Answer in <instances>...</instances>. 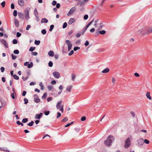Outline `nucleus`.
<instances>
[{
    "label": "nucleus",
    "mask_w": 152,
    "mask_h": 152,
    "mask_svg": "<svg viewBox=\"0 0 152 152\" xmlns=\"http://www.w3.org/2000/svg\"><path fill=\"white\" fill-rule=\"evenodd\" d=\"M24 104H27L28 102V100L26 98H25L24 99Z\"/></svg>",
    "instance_id": "nucleus-36"
},
{
    "label": "nucleus",
    "mask_w": 152,
    "mask_h": 152,
    "mask_svg": "<svg viewBox=\"0 0 152 152\" xmlns=\"http://www.w3.org/2000/svg\"><path fill=\"white\" fill-rule=\"evenodd\" d=\"M86 117L85 116H82L81 119V121H84L86 120Z\"/></svg>",
    "instance_id": "nucleus-55"
},
{
    "label": "nucleus",
    "mask_w": 152,
    "mask_h": 152,
    "mask_svg": "<svg viewBox=\"0 0 152 152\" xmlns=\"http://www.w3.org/2000/svg\"><path fill=\"white\" fill-rule=\"evenodd\" d=\"M74 130L76 131V132H78L80 131V129L79 128H75Z\"/></svg>",
    "instance_id": "nucleus-60"
},
{
    "label": "nucleus",
    "mask_w": 152,
    "mask_h": 152,
    "mask_svg": "<svg viewBox=\"0 0 152 152\" xmlns=\"http://www.w3.org/2000/svg\"><path fill=\"white\" fill-rule=\"evenodd\" d=\"M74 18H71L69 19V20L68 22V24L69 25H71L74 22Z\"/></svg>",
    "instance_id": "nucleus-22"
},
{
    "label": "nucleus",
    "mask_w": 152,
    "mask_h": 152,
    "mask_svg": "<svg viewBox=\"0 0 152 152\" xmlns=\"http://www.w3.org/2000/svg\"><path fill=\"white\" fill-rule=\"evenodd\" d=\"M112 82L113 84H114L115 83L116 80L114 77H112Z\"/></svg>",
    "instance_id": "nucleus-48"
},
{
    "label": "nucleus",
    "mask_w": 152,
    "mask_h": 152,
    "mask_svg": "<svg viewBox=\"0 0 152 152\" xmlns=\"http://www.w3.org/2000/svg\"><path fill=\"white\" fill-rule=\"evenodd\" d=\"M68 120L67 118L66 117L64 118L63 120H62L61 121L63 122H65Z\"/></svg>",
    "instance_id": "nucleus-46"
},
{
    "label": "nucleus",
    "mask_w": 152,
    "mask_h": 152,
    "mask_svg": "<svg viewBox=\"0 0 152 152\" xmlns=\"http://www.w3.org/2000/svg\"><path fill=\"white\" fill-rule=\"evenodd\" d=\"M67 26V23L66 22H65L64 23L63 26V28H65Z\"/></svg>",
    "instance_id": "nucleus-39"
},
{
    "label": "nucleus",
    "mask_w": 152,
    "mask_h": 152,
    "mask_svg": "<svg viewBox=\"0 0 152 152\" xmlns=\"http://www.w3.org/2000/svg\"><path fill=\"white\" fill-rule=\"evenodd\" d=\"M34 101L37 103H38L40 101V99L39 98L38 96L36 94H34Z\"/></svg>",
    "instance_id": "nucleus-9"
},
{
    "label": "nucleus",
    "mask_w": 152,
    "mask_h": 152,
    "mask_svg": "<svg viewBox=\"0 0 152 152\" xmlns=\"http://www.w3.org/2000/svg\"><path fill=\"white\" fill-rule=\"evenodd\" d=\"M53 62L51 61H50L48 63L49 66L50 67H51L53 66Z\"/></svg>",
    "instance_id": "nucleus-37"
},
{
    "label": "nucleus",
    "mask_w": 152,
    "mask_h": 152,
    "mask_svg": "<svg viewBox=\"0 0 152 152\" xmlns=\"http://www.w3.org/2000/svg\"><path fill=\"white\" fill-rule=\"evenodd\" d=\"M5 3H6V2H5V1H3L1 3V5L3 7H5Z\"/></svg>",
    "instance_id": "nucleus-43"
},
{
    "label": "nucleus",
    "mask_w": 152,
    "mask_h": 152,
    "mask_svg": "<svg viewBox=\"0 0 152 152\" xmlns=\"http://www.w3.org/2000/svg\"><path fill=\"white\" fill-rule=\"evenodd\" d=\"M1 102L2 107H4L6 105V103L4 101L1 100Z\"/></svg>",
    "instance_id": "nucleus-27"
},
{
    "label": "nucleus",
    "mask_w": 152,
    "mask_h": 152,
    "mask_svg": "<svg viewBox=\"0 0 152 152\" xmlns=\"http://www.w3.org/2000/svg\"><path fill=\"white\" fill-rule=\"evenodd\" d=\"M48 55L52 57L54 55V52L52 50L50 51L48 53Z\"/></svg>",
    "instance_id": "nucleus-20"
},
{
    "label": "nucleus",
    "mask_w": 152,
    "mask_h": 152,
    "mask_svg": "<svg viewBox=\"0 0 152 152\" xmlns=\"http://www.w3.org/2000/svg\"><path fill=\"white\" fill-rule=\"evenodd\" d=\"M13 53H15V54H18L19 53V52L18 50H15L14 51Z\"/></svg>",
    "instance_id": "nucleus-38"
},
{
    "label": "nucleus",
    "mask_w": 152,
    "mask_h": 152,
    "mask_svg": "<svg viewBox=\"0 0 152 152\" xmlns=\"http://www.w3.org/2000/svg\"><path fill=\"white\" fill-rule=\"evenodd\" d=\"M35 49V47H30L29 49V51H32L34 50Z\"/></svg>",
    "instance_id": "nucleus-32"
},
{
    "label": "nucleus",
    "mask_w": 152,
    "mask_h": 152,
    "mask_svg": "<svg viewBox=\"0 0 152 152\" xmlns=\"http://www.w3.org/2000/svg\"><path fill=\"white\" fill-rule=\"evenodd\" d=\"M62 101L58 102L56 105V107L57 109L60 110L62 113L64 111V105L62 104Z\"/></svg>",
    "instance_id": "nucleus-3"
},
{
    "label": "nucleus",
    "mask_w": 152,
    "mask_h": 152,
    "mask_svg": "<svg viewBox=\"0 0 152 152\" xmlns=\"http://www.w3.org/2000/svg\"><path fill=\"white\" fill-rule=\"evenodd\" d=\"M13 15L14 16L16 17L17 15V11L16 10H15L13 12Z\"/></svg>",
    "instance_id": "nucleus-40"
},
{
    "label": "nucleus",
    "mask_w": 152,
    "mask_h": 152,
    "mask_svg": "<svg viewBox=\"0 0 152 152\" xmlns=\"http://www.w3.org/2000/svg\"><path fill=\"white\" fill-rule=\"evenodd\" d=\"M14 79L16 80H18L19 79V77L16 75H14L13 76Z\"/></svg>",
    "instance_id": "nucleus-31"
},
{
    "label": "nucleus",
    "mask_w": 152,
    "mask_h": 152,
    "mask_svg": "<svg viewBox=\"0 0 152 152\" xmlns=\"http://www.w3.org/2000/svg\"><path fill=\"white\" fill-rule=\"evenodd\" d=\"M110 71L109 69L108 68H106L104 69L102 71V73H107L109 72Z\"/></svg>",
    "instance_id": "nucleus-19"
},
{
    "label": "nucleus",
    "mask_w": 152,
    "mask_h": 152,
    "mask_svg": "<svg viewBox=\"0 0 152 152\" xmlns=\"http://www.w3.org/2000/svg\"><path fill=\"white\" fill-rule=\"evenodd\" d=\"M89 43L88 41L87 40H86L84 43V45L85 46H87L89 45Z\"/></svg>",
    "instance_id": "nucleus-62"
},
{
    "label": "nucleus",
    "mask_w": 152,
    "mask_h": 152,
    "mask_svg": "<svg viewBox=\"0 0 152 152\" xmlns=\"http://www.w3.org/2000/svg\"><path fill=\"white\" fill-rule=\"evenodd\" d=\"M22 78L23 80L24 81H26V80H27L28 78V77H24L23 76L22 77Z\"/></svg>",
    "instance_id": "nucleus-49"
},
{
    "label": "nucleus",
    "mask_w": 152,
    "mask_h": 152,
    "mask_svg": "<svg viewBox=\"0 0 152 152\" xmlns=\"http://www.w3.org/2000/svg\"><path fill=\"white\" fill-rule=\"evenodd\" d=\"M39 85L41 87V89L42 90H43L44 89V86L43 85L42 83V82H40L39 83Z\"/></svg>",
    "instance_id": "nucleus-26"
},
{
    "label": "nucleus",
    "mask_w": 152,
    "mask_h": 152,
    "mask_svg": "<svg viewBox=\"0 0 152 152\" xmlns=\"http://www.w3.org/2000/svg\"><path fill=\"white\" fill-rule=\"evenodd\" d=\"M54 27V25H51L50 26V28L49 29L50 31H52Z\"/></svg>",
    "instance_id": "nucleus-30"
},
{
    "label": "nucleus",
    "mask_w": 152,
    "mask_h": 152,
    "mask_svg": "<svg viewBox=\"0 0 152 152\" xmlns=\"http://www.w3.org/2000/svg\"><path fill=\"white\" fill-rule=\"evenodd\" d=\"M36 17V20L37 21H38L39 20V15L35 16Z\"/></svg>",
    "instance_id": "nucleus-54"
},
{
    "label": "nucleus",
    "mask_w": 152,
    "mask_h": 152,
    "mask_svg": "<svg viewBox=\"0 0 152 152\" xmlns=\"http://www.w3.org/2000/svg\"><path fill=\"white\" fill-rule=\"evenodd\" d=\"M149 142V141L147 139H145L144 140V143H145L146 144H148Z\"/></svg>",
    "instance_id": "nucleus-41"
},
{
    "label": "nucleus",
    "mask_w": 152,
    "mask_h": 152,
    "mask_svg": "<svg viewBox=\"0 0 152 152\" xmlns=\"http://www.w3.org/2000/svg\"><path fill=\"white\" fill-rule=\"evenodd\" d=\"M115 140L114 137L112 135L108 136L107 139L104 142L105 144L107 146L111 145L113 141Z\"/></svg>",
    "instance_id": "nucleus-2"
},
{
    "label": "nucleus",
    "mask_w": 152,
    "mask_h": 152,
    "mask_svg": "<svg viewBox=\"0 0 152 152\" xmlns=\"http://www.w3.org/2000/svg\"><path fill=\"white\" fill-rule=\"evenodd\" d=\"M66 43L68 46V51L70 50L72 47V44L70 43V42L68 40H66Z\"/></svg>",
    "instance_id": "nucleus-7"
},
{
    "label": "nucleus",
    "mask_w": 152,
    "mask_h": 152,
    "mask_svg": "<svg viewBox=\"0 0 152 152\" xmlns=\"http://www.w3.org/2000/svg\"><path fill=\"white\" fill-rule=\"evenodd\" d=\"M48 22V20L46 18H43L41 19V22L42 23H47Z\"/></svg>",
    "instance_id": "nucleus-16"
},
{
    "label": "nucleus",
    "mask_w": 152,
    "mask_h": 152,
    "mask_svg": "<svg viewBox=\"0 0 152 152\" xmlns=\"http://www.w3.org/2000/svg\"><path fill=\"white\" fill-rule=\"evenodd\" d=\"M0 41L4 45L5 48H8L7 43L5 40L4 39H1Z\"/></svg>",
    "instance_id": "nucleus-10"
},
{
    "label": "nucleus",
    "mask_w": 152,
    "mask_h": 152,
    "mask_svg": "<svg viewBox=\"0 0 152 152\" xmlns=\"http://www.w3.org/2000/svg\"><path fill=\"white\" fill-rule=\"evenodd\" d=\"M99 33L101 34H104L106 33V31L104 30H102L100 31L99 32Z\"/></svg>",
    "instance_id": "nucleus-35"
},
{
    "label": "nucleus",
    "mask_w": 152,
    "mask_h": 152,
    "mask_svg": "<svg viewBox=\"0 0 152 152\" xmlns=\"http://www.w3.org/2000/svg\"><path fill=\"white\" fill-rule=\"evenodd\" d=\"M11 55L12 59L13 60H15L17 58V56H16L14 55L13 54H12Z\"/></svg>",
    "instance_id": "nucleus-47"
},
{
    "label": "nucleus",
    "mask_w": 152,
    "mask_h": 152,
    "mask_svg": "<svg viewBox=\"0 0 152 152\" xmlns=\"http://www.w3.org/2000/svg\"><path fill=\"white\" fill-rule=\"evenodd\" d=\"M57 4V2L55 1H53L52 3V4L53 6Z\"/></svg>",
    "instance_id": "nucleus-52"
},
{
    "label": "nucleus",
    "mask_w": 152,
    "mask_h": 152,
    "mask_svg": "<svg viewBox=\"0 0 152 152\" xmlns=\"http://www.w3.org/2000/svg\"><path fill=\"white\" fill-rule=\"evenodd\" d=\"M76 10V8L75 7H72L71 9H70L69 12L67 14V16H69L72 15L75 12Z\"/></svg>",
    "instance_id": "nucleus-5"
},
{
    "label": "nucleus",
    "mask_w": 152,
    "mask_h": 152,
    "mask_svg": "<svg viewBox=\"0 0 152 152\" xmlns=\"http://www.w3.org/2000/svg\"><path fill=\"white\" fill-rule=\"evenodd\" d=\"M94 21V20H92L91 21L90 23H89L86 26H87V27H88L92 23H93V22Z\"/></svg>",
    "instance_id": "nucleus-61"
},
{
    "label": "nucleus",
    "mask_w": 152,
    "mask_h": 152,
    "mask_svg": "<svg viewBox=\"0 0 152 152\" xmlns=\"http://www.w3.org/2000/svg\"><path fill=\"white\" fill-rule=\"evenodd\" d=\"M34 14L35 16L38 15V13L37 11V9L36 8L34 9Z\"/></svg>",
    "instance_id": "nucleus-24"
},
{
    "label": "nucleus",
    "mask_w": 152,
    "mask_h": 152,
    "mask_svg": "<svg viewBox=\"0 0 152 152\" xmlns=\"http://www.w3.org/2000/svg\"><path fill=\"white\" fill-rule=\"evenodd\" d=\"M29 10L28 9L25 10L24 11V13L25 14V17L26 20H28L29 18Z\"/></svg>",
    "instance_id": "nucleus-6"
},
{
    "label": "nucleus",
    "mask_w": 152,
    "mask_h": 152,
    "mask_svg": "<svg viewBox=\"0 0 152 152\" xmlns=\"http://www.w3.org/2000/svg\"><path fill=\"white\" fill-rule=\"evenodd\" d=\"M138 144L140 145H142L144 144V140L142 138H140L137 140Z\"/></svg>",
    "instance_id": "nucleus-11"
},
{
    "label": "nucleus",
    "mask_w": 152,
    "mask_h": 152,
    "mask_svg": "<svg viewBox=\"0 0 152 152\" xmlns=\"http://www.w3.org/2000/svg\"><path fill=\"white\" fill-rule=\"evenodd\" d=\"M53 74L54 77L57 79L59 78L60 77V73L58 72L54 71Z\"/></svg>",
    "instance_id": "nucleus-8"
},
{
    "label": "nucleus",
    "mask_w": 152,
    "mask_h": 152,
    "mask_svg": "<svg viewBox=\"0 0 152 152\" xmlns=\"http://www.w3.org/2000/svg\"><path fill=\"white\" fill-rule=\"evenodd\" d=\"M18 15L19 17L20 18H22V19H23V14L21 12H18Z\"/></svg>",
    "instance_id": "nucleus-18"
},
{
    "label": "nucleus",
    "mask_w": 152,
    "mask_h": 152,
    "mask_svg": "<svg viewBox=\"0 0 152 152\" xmlns=\"http://www.w3.org/2000/svg\"><path fill=\"white\" fill-rule=\"evenodd\" d=\"M41 33L42 34H46V31L45 29H43L42 30Z\"/></svg>",
    "instance_id": "nucleus-42"
},
{
    "label": "nucleus",
    "mask_w": 152,
    "mask_h": 152,
    "mask_svg": "<svg viewBox=\"0 0 152 152\" xmlns=\"http://www.w3.org/2000/svg\"><path fill=\"white\" fill-rule=\"evenodd\" d=\"M146 97L149 99L151 100V97L150 96V92H148L146 94Z\"/></svg>",
    "instance_id": "nucleus-17"
},
{
    "label": "nucleus",
    "mask_w": 152,
    "mask_h": 152,
    "mask_svg": "<svg viewBox=\"0 0 152 152\" xmlns=\"http://www.w3.org/2000/svg\"><path fill=\"white\" fill-rule=\"evenodd\" d=\"M33 66V64L32 62H31L29 64H28V68H31Z\"/></svg>",
    "instance_id": "nucleus-25"
},
{
    "label": "nucleus",
    "mask_w": 152,
    "mask_h": 152,
    "mask_svg": "<svg viewBox=\"0 0 152 152\" xmlns=\"http://www.w3.org/2000/svg\"><path fill=\"white\" fill-rule=\"evenodd\" d=\"M57 115L56 118H58L61 116V114L59 112H58L57 113Z\"/></svg>",
    "instance_id": "nucleus-56"
},
{
    "label": "nucleus",
    "mask_w": 152,
    "mask_h": 152,
    "mask_svg": "<svg viewBox=\"0 0 152 152\" xmlns=\"http://www.w3.org/2000/svg\"><path fill=\"white\" fill-rule=\"evenodd\" d=\"M40 42L39 40H36L34 42L35 44L37 45H39Z\"/></svg>",
    "instance_id": "nucleus-29"
},
{
    "label": "nucleus",
    "mask_w": 152,
    "mask_h": 152,
    "mask_svg": "<svg viewBox=\"0 0 152 152\" xmlns=\"http://www.w3.org/2000/svg\"><path fill=\"white\" fill-rule=\"evenodd\" d=\"M34 122L33 121H31L27 125L29 126H32L33 125Z\"/></svg>",
    "instance_id": "nucleus-28"
},
{
    "label": "nucleus",
    "mask_w": 152,
    "mask_h": 152,
    "mask_svg": "<svg viewBox=\"0 0 152 152\" xmlns=\"http://www.w3.org/2000/svg\"><path fill=\"white\" fill-rule=\"evenodd\" d=\"M48 88L49 91H50L52 89L53 86H52L50 85L48 86Z\"/></svg>",
    "instance_id": "nucleus-50"
},
{
    "label": "nucleus",
    "mask_w": 152,
    "mask_h": 152,
    "mask_svg": "<svg viewBox=\"0 0 152 152\" xmlns=\"http://www.w3.org/2000/svg\"><path fill=\"white\" fill-rule=\"evenodd\" d=\"M0 70H1V72H3L4 71L5 68L4 67H1L0 68Z\"/></svg>",
    "instance_id": "nucleus-59"
},
{
    "label": "nucleus",
    "mask_w": 152,
    "mask_h": 152,
    "mask_svg": "<svg viewBox=\"0 0 152 152\" xmlns=\"http://www.w3.org/2000/svg\"><path fill=\"white\" fill-rule=\"evenodd\" d=\"M80 49V48L79 47H75L74 48V50L75 51H76L77 50H79Z\"/></svg>",
    "instance_id": "nucleus-58"
},
{
    "label": "nucleus",
    "mask_w": 152,
    "mask_h": 152,
    "mask_svg": "<svg viewBox=\"0 0 152 152\" xmlns=\"http://www.w3.org/2000/svg\"><path fill=\"white\" fill-rule=\"evenodd\" d=\"M49 111H45L44 112V114L46 115H48L49 114Z\"/></svg>",
    "instance_id": "nucleus-34"
},
{
    "label": "nucleus",
    "mask_w": 152,
    "mask_h": 152,
    "mask_svg": "<svg viewBox=\"0 0 152 152\" xmlns=\"http://www.w3.org/2000/svg\"><path fill=\"white\" fill-rule=\"evenodd\" d=\"M88 18V15H85L83 17L84 19L85 20H87Z\"/></svg>",
    "instance_id": "nucleus-57"
},
{
    "label": "nucleus",
    "mask_w": 152,
    "mask_h": 152,
    "mask_svg": "<svg viewBox=\"0 0 152 152\" xmlns=\"http://www.w3.org/2000/svg\"><path fill=\"white\" fill-rule=\"evenodd\" d=\"M28 119L27 118H24L22 120V122L23 123H26L28 121Z\"/></svg>",
    "instance_id": "nucleus-33"
},
{
    "label": "nucleus",
    "mask_w": 152,
    "mask_h": 152,
    "mask_svg": "<svg viewBox=\"0 0 152 152\" xmlns=\"http://www.w3.org/2000/svg\"><path fill=\"white\" fill-rule=\"evenodd\" d=\"M73 123V122H72L70 124H67L66 125H65V127H67L70 125L71 124H72Z\"/></svg>",
    "instance_id": "nucleus-64"
},
{
    "label": "nucleus",
    "mask_w": 152,
    "mask_h": 152,
    "mask_svg": "<svg viewBox=\"0 0 152 152\" xmlns=\"http://www.w3.org/2000/svg\"><path fill=\"white\" fill-rule=\"evenodd\" d=\"M72 80L73 81H74L76 77V75L74 74H72Z\"/></svg>",
    "instance_id": "nucleus-44"
},
{
    "label": "nucleus",
    "mask_w": 152,
    "mask_h": 152,
    "mask_svg": "<svg viewBox=\"0 0 152 152\" xmlns=\"http://www.w3.org/2000/svg\"><path fill=\"white\" fill-rule=\"evenodd\" d=\"M131 145V140L129 138H127L125 142L124 147L126 148H128Z\"/></svg>",
    "instance_id": "nucleus-4"
},
{
    "label": "nucleus",
    "mask_w": 152,
    "mask_h": 152,
    "mask_svg": "<svg viewBox=\"0 0 152 152\" xmlns=\"http://www.w3.org/2000/svg\"><path fill=\"white\" fill-rule=\"evenodd\" d=\"M138 34L143 35L148 34L152 33V27L144 28L138 31L137 32Z\"/></svg>",
    "instance_id": "nucleus-1"
},
{
    "label": "nucleus",
    "mask_w": 152,
    "mask_h": 152,
    "mask_svg": "<svg viewBox=\"0 0 152 152\" xmlns=\"http://www.w3.org/2000/svg\"><path fill=\"white\" fill-rule=\"evenodd\" d=\"M21 34L19 32H17V33L16 36H17V37H20L21 36Z\"/></svg>",
    "instance_id": "nucleus-53"
},
{
    "label": "nucleus",
    "mask_w": 152,
    "mask_h": 152,
    "mask_svg": "<svg viewBox=\"0 0 152 152\" xmlns=\"http://www.w3.org/2000/svg\"><path fill=\"white\" fill-rule=\"evenodd\" d=\"M47 95V94L46 93H44L43 95L42 96V99L43 100L45 99L46 98Z\"/></svg>",
    "instance_id": "nucleus-23"
},
{
    "label": "nucleus",
    "mask_w": 152,
    "mask_h": 152,
    "mask_svg": "<svg viewBox=\"0 0 152 152\" xmlns=\"http://www.w3.org/2000/svg\"><path fill=\"white\" fill-rule=\"evenodd\" d=\"M18 4L20 6H23L24 4V1L23 0H18Z\"/></svg>",
    "instance_id": "nucleus-14"
},
{
    "label": "nucleus",
    "mask_w": 152,
    "mask_h": 152,
    "mask_svg": "<svg viewBox=\"0 0 152 152\" xmlns=\"http://www.w3.org/2000/svg\"><path fill=\"white\" fill-rule=\"evenodd\" d=\"M73 32V31L72 30L69 32L68 33V36H70Z\"/></svg>",
    "instance_id": "nucleus-51"
},
{
    "label": "nucleus",
    "mask_w": 152,
    "mask_h": 152,
    "mask_svg": "<svg viewBox=\"0 0 152 152\" xmlns=\"http://www.w3.org/2000/svg\"><path fill=\"white\" fill-rule=\"evenodd\" d=\"M74 53V51L73 50H71L69 53L68 55L69 56H71Z\"/></svg>",
    "instance_id": "nucleus-63"
},
{
    "label": "nucleus",
    "mask_w": 152,
    "mask_h": 152,
    "mask_svg": "<svg viewBox=\"0 0 152 152\" xmlns=\"http://www.w3.org/2000/svg\"><path fill=\"white\" fill-rule=\"evenodd\" d=\"M72 87L73 86L72 85H69L67 86L66 87V91L70 93Z\"/></svg>",
    "instance_id": "nucleus-12"
},
{
    "label": "nucleus",
    "mask_w": 152,
    "mask_h": 152,
    "mask_svg": "<svg viewBox=\"0 0 152 152\" xmlns=\"http://www.w3.org/2000/svg\"><path fill=\"white\" fill-rule=\"evenodd\" d=\"M89 0H83L81 1V5H83L85 4Z\"/></svg>",
    "instance_id": "nucleus-21"
},
{
    "label": "nucleus",
    "mask_w": 152,
    "mask_h": 152,
    "mask_svg": "<svg viewBox=\"0 0 152 152\" xmlns=\"http://www.w3.org/2000/svg\"><path fill=\"white\" fill-rule=\"evenodd\" d=\"M14 21L15 26L16 27H18L19 25V22L15 18L14 19Z\"/></svg>",
    "instance_id": "nucleus-13"
},
{
    "label": "nucleus",
    "mask_w": 152,
    "mask_h": 152,
    "mask_svg": "<svg viewBox=\"0 0 152 152\" xmlns=\"http://www.w3.org/2000/svg\"><path fill=\"white\" fill-rule=\"evenodd\" d=\"M17 40L16 39H14L12 41V43L14 44H16L17 43Z\"/></svg>",
    "instance_id": "nucleus-45"
},
{
    "label": "nucleus",
    "mask_w": 152,
    "mask_h": 152,
    "mask_svg": "<svg viewBox=\"0 0 152 152\" xmlns=\"http://www.w3.org/2000/svg\"><path fill=\"white\" fill-rule=\"evenodd\" d=\"M42 113H40L39 114H37L36 115L35 118L36 119H40L41 117L42 116Z\"/></svg>",
    "instance_id": "nucleus-15"
}]
</instances>
